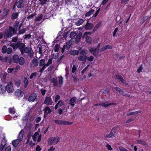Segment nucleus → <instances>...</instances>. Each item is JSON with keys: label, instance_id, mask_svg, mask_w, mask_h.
<instances>
[{"label": "nucleus", "instance_id": "nucleus-1", "mask_svg": "<svg viewBox=\"0 0 151 151\" xmlns=\"http://www.w3.org/2000/svg\"><path fill=\"white\" fill-rule=\"evenodd\" d=\"M16 30L12 27H10L9 29L7 30L4 34V38H9L15 33Z\"/></svg>", "mask_w": 151, "mask_h": 151}, {"label": "nucleus", "instance_id": "nucleus-2", "mask_svg": "<svg viewBox=\"0 0 151 151\" xmlns=\"http://www.w3.org/2000/svg\"><path fill=\"white\" fill-rule=\"evenodd\" d=\"M59 140L60 138L58 137H51L48 140V144L49 145H55L59 142Z\"/></svg>", "mask_w": 151, "mask_h": 151}, {"label": "nucleus", "instance_id": "nucleus-3", "mask_svg": "<svg viewBox=\"0 0 151 151\" xmlns=\"http://www.w3.org/2000/svg\"><path fill=\"white\" fill-rule=\"evenodd\" d=\"M40 129H39L38 131L35 132L32 136V139L34 141H36L37 139L38 142L40 141L41 135L40 134Z\"/></svg>", "mask_w": 151, "mask_h": 151}, {"label": "nucleus", "instance_id": "nucleus-4", "mask_svg": "<svg viewBox=\"0 0 151 151\" xmlns=\"http://www.w3.org/2000/svg\"><path fill=\"white\" fill-rule=\"evenodd\" d=\"M14 49H16L18 47L20 49H22L24 47V45L22 43L18 42L16 44L13 43L10 45Z\"/></svg>", "mask_w": 151, "mask_h": 151}, {"label": "nucleus", "instance_id": "nucleus-5", "mask_svg": "<svg viewBox=\"0 0 151 151\" xmlns=\"http://www.w3.org/2000/svg\"><path fill=\"white\" fill-rule=\"evenodd\" d=\"M55 123L59 125H69L72 124V123L68 121L61 120H56L54 121Z\"/></svg>", "mask_w": 151, "mask_h": 151}, {"label": "nucleus", "instance_id": "nucleus-6", "mask_svg": "<svg viewBox=\"0 0 151 151\" xmlns=\"http://www.w3.org/2000/svg\"><path fill=\"white\" fill-rule=\"evenodd\" d=\"M116 131V127H114L111 129L110 133L106 136V137L109 138L114 137L115 136Z\"/></svg>", "mask_w": 151, "mask_h": 151}, {"label": "nucleus", "instance_id": "nucleus-7", "mask_svg": "<svg viewBox=\"0 0 151 151\" xmlns=\"http://www.w3.org/2000/svg\"><path fill=\"white\" fill-rule=\"evenodd\" d=\"M78 31L71 32L70 34V38H80L82 34L79 33L78 35Z\"/></svg>", "mask_w": 151, "mask_h": 151}, {"label": "nucleus", "instance_id": "nucleus-8", "mask_svg": "<svg viewBox=\"0 0 151 151\" xmlns=\"http://www.w3.org/2000/svg\"><path fill=\"white\" fill-rule=\"evenodd\" d=\"M68 35V32H65L62 31H60L58 35L57 38H66Z\"/></svg>", "mask_w": 151, "mask_h": 151}, {"label": "nucleus", "instance_id": "nucleus-9", "mask_svg": "<svg viewBox=\"0 0 151 151\" xmlns=\"http://www.w3.org/2000/svg\"><path fill=\"white\" fill-rule=\"evenodd\" d=\"M36 98V94L35 93H33L29 96L28 98V100L31 102H33L35 101Z\"/></svg>", "mask_w": 151, "mask_h": 151}, {"label": "nucleus", "instance_id": "nucleus-10", "mask_svg": "<svg viewBox=\"0 0 151 151\" xmlns=\"http://www.w3.org/2000/svg\"><path fill=\"white\" fill-rule=\"evenodd\" d=\"M31 133H29L28 134L27 137V143L29 144V145L30 147H33L35 145V143H33L32 141L30 139L31 138Z\"/></svg>", "mask_w": 151, "mask_h": 151}, {"label": "nucleus", "instance_id": "nucleus-11", "mask_svg": "<svg viewBox=\"0 0 151 151\" xmlns=\"http://www.w3.org/2000/svg\"><path fill=\"white\" fill-rule=\"evenodd\" d=\"M52 100L50 97H46L44 102V104H46L47 105H52Z\"/></svg>", "mask_w": 151, "mask_h": 151}, {"label": "nucleus", "instance_id": "nucleus-12", "mask_svg": "<svg viewBox=\"0 0 151 151\" xmlns=\"http://www.w3.org/2000/svg\"><path fill=\"white\" fill-rule=\"evenodd\" d=\"M6 89L8 93H12L14 91L12 84V83L8 84L6 86Z\"/></svg>", "mask_w": 151, "mask_h": 151}, {"label": "nucleus", "instance_id": "nucleus-13", "mask_svg": "<svg viewBox=\"0 0 151 151\" xmlns=\"http://www.w3.org/2000/svg\"><path fill=\"white\" fill-rule=\"evenodd\" d=\"M7 141L5 137H4L2 141L1 146L0 147V151H2L4 146L6 144Z\"/></svg>", "mask_w": 151, "mask_h": 151}, {"label": "nucleus", "instance_id": "nucleus-14", "mask_svg": "<svg viewBox=\"0 0 151 151\" xmlns=\"http://www.w3.org/2000/svg\"><path fill=\"white\" fill-rule=\"evenodd\" d=\"M43 110L44 111V117H46L47 116L48 114L51 113V110L50 109V108L48 106H47Z\"/></svg>", "mask_w": 151, "mask_h": 151}, {"label": "nucleus", "instance_id": "nucleus-15", "mask_svg": "<svg viewBox=\"0 0 151 151\" xmlns=\"http://www.w3.org/2000/svg\"><path fill=\"white\" fill-rule=\"evenodd\" d=\"M15 95L19 97H21L23 95V92L19 89L17 90L15 93Z\"/></svg>", "mask_w": 151, "mask_h": 151}, {"label": "nucleus", "instance_id": "nucleus-16", "mask_svg": "<svg viewBox=\"0 0 151 151\" xmlns=\"http://www.w3.org/2000/svg\"><path fill=\"white\" fill-rule=\"evenodd\" d=\"M64 103L61 100L59 101L55 107V109H57L58 107H60L64 106Z\"/></svg>", "mask_w": 151, "mask_h": 151}, {"label": "nucleus", "instance_id": "nucleus-17", "mask_svg": "<svg viewBox=\"0 0 151 151\" xmlns=\"http://www.w3.org/2000/svg\"><path fill=\"white\" fill-rule=\"evenodd\" d=\"M6 88L4 85H0V93L3 94L6 92Z\"/></svg>", "mask_w": 151, "mask_h": 151}, {"label": "nucleus", "instance_id": "nucleus-18", "mask_svg": "<svg viewBox=\"0 0 151 151\" xmlns=\"http://www.w3.org/2000/svg\"><path fill=\"white\" fill-rule=\"evenodd\" d=\"M21 141H19V139H17L14 140L12 142V145L14 147H15L17 146L18 144Z\"/></svg>", "mask_w": 151, "mask_h": 151}, {"label": "nucleus", "instance_id": "nucleus-19", "mask_svg": "<svg viewBox=\"0 0 151 151\" xmlns=\"http://www.w3.org/2000/svg\"><path fill=\"white\" fill-rule=\"evenodd\" d=\"M112 47L109 45H106L104 46L101 49V51H104L107 49H112Z\"/></svg>", "mask_w": 151, "mask_h": 151}, {"label": "nucleus", "instance_id": "nucleus-20", "mask_svg": "<svg viewBox=\"0 0 151 151\" xmlns=\"http://www.w3.org/2000/svg\"><path fill=\"white\" fill-rule=\"evenodd\" d=\"M23 0H20L16 3V5L19 8H21L23 6Z\"/></svg>", "mask_w": 151, "mask_h": 151}, {"label": "nucleus", "instance_id": "nucleus-21", "mask_svg": "<svg viewBox=\"0 0 151 151\" xmlns=\"http://www.w3.org/2000/svg\"><path fill=\"white\" fill-rule=\"evenodd\" d=\"M116 78L119 80L121 82L123 83H125V81L123 78L122 76L120 75H116Z\"/></svg>", "mask_w": 151, "mask_h": 151}, {"label": "nucleus", "instance_id": "nucleus-22", "mask_svg": "<svg viewBox=\"0 0 151 151\" xmlns=\"http://www.w3.org/2000/svg\"><path fill=\"white\" fill-rule=\"evenodd\" d=\"M24 131L22 130L20 132L18 139H19V141H22L24 134Z\"/></svg>", "mask_w": 151, "mask_h": 151}, {"label": "nucleus", "instance_id": "nucleus-23", "mask_svg": "<svg viewBox=\"0 0 151 151\" xmlns=\"http://www.w3.org/2000/svg\"><path fill=\"white\" fill-rule=\"evenodd\" d=\"M72 43V41H69L67 43V45L66 46L64 45L63 49H68L70 46V45Z\"/></svg>", "mask_w": 151, "mask_h": 151}, {"label": "nucleus", "instance_id": "nucleus-24", "mask_svg": "<svg viewBox=\"0 0 151 151\" xmlns=\"http://www.w3.org/2000/svg\"><path fill=\"white\" fill-rule=\"evenodd\" d=\"M78 58L79 60L85 62L86 60L87 57L86 55H81L78 57Z\"/></svg>", "mask_w": 151, "mask_h": 151}, {"label": "nucleus", "instance_id": "nucleus-25", "mask_svg": "<svg viewBox=\"0 0 151 151\" xmlns=\"http://www.w3.org/2000/svg\"><path fill=\"white\" fill-rule=\"evenodd\" d=\"M93 26L92 24L91 23H87L85 26V28L86 29H91L93 27Z\"/></svg>", "mask_w": 151, "mask_h": 151}, {"label": "nucleus", "instance_id": "nucleus-26", "mask_svg": "<svg viewBox=\"0 0 151 151\" xmlns=\"http://www.w3.org/2000/svg\"><path fill=\"white\" fill-rule=\"evenodd\" d=\"M21 81L20 80H17L15 81V84L18 87H20L22 85Z\"/></svg>", "mask_w": 151, "mask_h": 151}, {"label": "nucleus", "instance_id": "nucleus-27", "mask_svg": "<svg viewBox=\"0 0 151 151\" xmlns=\"http://www.w3.org/2000/svg\"><path fill=\"white\" fill-rule=\"evenodd\" d=\"M91 35V32H86L84 33L83 38H89L90 37V35Z\"/></svg>", "mask_w": 151, "mask_h": 151}, {"label": "nucleus", "instance_id": "nucleus-28", "mask_svg": "<svg viewBox=\"0 0 151 151\" xmlns=\"http://www.w3.org/2000/svg\"><path fill=\"white\" fill-rule=\"evenodd\" d=\"M24 60L23 58L21 57L18 60V62L20 65H23L24 63Z\"/></svg>", "mask_w": 151, "mask_h": 151}, {"label": "nucleus", "instance_id": "nucleus-29", "mask_svg": "<svg viewBox=\"0 0 151 151\" xmlns=\"http://www.w3.org/2000/svg\"><path fill=\"white\" fill-rule=\"evenodd\" d=\"M14 62L15 63H17L18 62V60H19V57L18 55H15L13 56Z\"/></svg>", "mask_w": 151, "mask_h": 151}, {"label": "nucleus", "instance_id": "nucleus-30", "mask_svg": "<svg viewBox=\"0 0 151 151\" xmlns=\"http://www.w3.org/2000/svg\"><path fill=\"white\" fill-rule=\"evenodd\" d=\"M32 49L30 47H27L24 50V52L26 53H31Z\"/></svg>", "mask_w": 151, "mask_h": 151}, {"label": "nucleus", "instance_id": "nucleus-31", "mask_svg": "<svg viewBox=\"0 0 151 151\" xmlns=\"http://www.w3.org/2000/svg\"><path fill=\"white\" fill-rule=\"evenodd\" d=\"M76 98L75 97H73L70 100V104L72 106H73L74 105V103L76 101Z\"/></svg>", "mask_w": 151, "mask_h": 151}, {"label": "nucleus", "instance_id": "nucleus-32", "mask_svg": "<svg viewBox=\"0 0 151 151\" xmlns=\"http://www.w3.org/2000/svg\"><path fill=\"white\" fill-rule=\"evenodd\" d=\"M84 21V20L83 19H80L76 23V25L77 26H79L82 24Z\"/></svg>", "mask_w": 151, "mask_h": 151}, {"label": "nucleus", "instance_id": "nucleus-33", "mask_svg": "<svg viewBox=\"0 0 151 151\" xmlns=\"http://www.w3.org/2000/svg\"><path fill=\"white\" fill-rule=\"evenodd\" d=\"M24 85L23 86H24V88H25L27 86L28 83V81L27 79L26 78H24Z\"/></svg>", "mask_w": 151, "mask_h": 151}, {"label": "nucleus", "instance_id": "nucleus-34", "mask_svg": "<svg viewBox=\"0 0 151 151\" xmlns=\"http://www.w3.org/2000/svg\"><path fill=\"white\" fill-rule=\"evenodd\" d=\"M70 53L71 54L73 55H77L79 53V51L72 50L70 51Z\"/></svg>", "mask_w": 151, "mask_h": 151}, {"label": "nucleus", "instance_id": "nucleus-35", "mask_svg": "<svg viewBox=\"0 0 151 151\" xmlns=\"http://www.w3.org/2000/svg\"><path fill=\"white\" fill-rule=\"evenodd\" d=\"M137 143L141 144L143 145H146V142L145 141L142 140H137Z\"/></svg>", "mask_w": 151, "mask_h": 151}, {"label": "nucleus", "instance_id": "nucleus-36", "mask_svg": "<svg viewBox=\"0 0 151 151\" xmlns=\"http://www.w3.org/2000/svg\"><path fill=\"white\" fill-rule=\"evenodd\" d=\"M37 74L38 73L36 72L33 73L30 75L29 78L30 79L35 78Z\"/></svg>", "mask_w": 151, "mask_h": 151}, {"label": "nucleus", "instance_id": "nucleus-37", "mask_svg": "<svg viewBox=\"0 0 151 151\" xmlns=\"http://www.w3.org/2000/svg\"><path fill=\"white\" fill-rule=\"evenodd\" d=\"M115 103H110L107 104H106L105 103H103L102 104V105L103 106H104L105 107H107L108 106H109L110 105H115Z\"/></svg>", "mask_w": 151, "mask_h": 151}, {"label": "nucleus", "instance_id": "nucleus-38", "mask_svg": "<svg viewBox=\"0 0 151 151\" xmlns=\"http://www.w3.org/2000/svg\"><path fill=\"white\" fill-rule=\"evenodd\" d=\"M45 60L44 59L40 60V66H43L45 65L46 66V64H45Z\"/></svg>", "mask_w": 151, "mask_h": 151}, {"label": "nucleus", "instance_id": "nucleus-39", "mask_svg": "<svg viewBox=\"0 0 151 151\" xmlns=\"http://www.w3.org/2000/svg\"><path fill=\"white\" fill-rule=\"evenodd\" d=\"M43 15L42 14H40L35 19V20L37 21H40L42 19Z\"/></svg>", "mask_w": 151, "mask_h": 151}, {"label": "nucleus", "instance_id": "nucleus-40", "mask_svg": "<svg viewBox=\"0 0 151 151\" xmlns=\"http://www.w3.org/2000/svg\"><path fill=\"white\" fill-rule=\"evenodd\" d=\"M32 62L34 65H35V66H37L38 64V61L37 59H34L33 60Z\"/></svg>", "mask_w": 151, "mask_h": 151}, {"label": "nucleus", "instance_id": "nucleus-41", "mask_svg": "<svg viewBox=\"0 0 151 151\" xmlns=\"http://www.w3.org/2000/svg\"><path fill=\"white\" fill-rule=\"evenodd\" d=\"M93 12L94 10L93 9H91L88 12L86 13V17H88L90 16L93 13Z\"/></svg>", "mask_w": 151, "mask_h": 151}, {"label": "nucleus", "instance_id": "nucleus-42", "mask_svg": "<svg viewBox=\"0 0 151 151\" xmlns=\"http://www.w3.org/2000/svg\"><path fill=\"white\" fill-rule=\"evenodd\" d=\"M18 16V14L16 12L12 14V18L13 19H16Z\"/></svg>", "mask_w": 151, "mask_h": 151}, {"label": "nucleus", "instance_id": "nucleus-43", "mask_svg": "<svg viewBox=\"0 0 151 151\" xmlns=\"http://www.w3.org/2000/svg\"><path fill=\"white\" fill-rule=\"evenodd\" d=\"M9 113L11 114H14L15 112V109L14 108H10L9 109Z\"/></svg>", "mask_w": 151, "mask_h": 151}, {"label": "nucleus", "instance_id": "nucleus-44", "mask_svg": "<svg viewBox=\"0 0 151 151\" xmlns=\"http://www.w3.org/2000/svg\"><path fill=\"white\" fill-rule=\"evenodd\" d=\"M35 16V13H33L30 15L28 16L27 17V18L28 19H32L33 18V17Z\"/></svg>", "mask_w": 151, "mask_h": 151}, {"label": "nucleus", "instance_id": "nucleus-45", "mask_svg": "<svg viewBox=\"0 0 151 151\" xmlns=\"http://www.w3.org/2000/svg\"><path fill=\"white\" fill-rule=\"evenodd\" d=\"M60 46L58 45H56L54 48V50L55 52H58L59 50Z\"/></svg>", "mask_w": 151, "mask_h": 151}, {"label": "nucleus", "instance_id": "nucleus-46", "mask_svg": "<svg viewBox=\"0 0 151 151\" xmlns=\"http://www.w3.org/2000/svg\"><path fill=\"white\" fill-rule=\"evenodd\" d=\"M51 81L54 83V84L55 86H56L57 85V82L56 79L53 78L52 79Z\"/></svg>", "mask_w": 151, "mask_h": 151}, {"label": "nucleus", "instance_id": "nucleus-47", "mask_svg": "<svg viewBox=\"0 0 151 151\" xmlns=\"http://www.w3.org/2000/svg\"><path fill=\"white\" fill-rule=\"evenodd\" d=\"M12 52V48L9 47L7 49L6 52L8 54H11Z\"/></svg>", "mask_w": 151, "mask_h": 151}, {"label": "nucleus", "instance_id": "nucleus-48", "mask_svg": "<svg viewBox=\"0 0 151 151\" xmlns=\"http://www.w3.org/2000/svg\"><path fill=\"white\" fill-rule=\"evenodd\" d=\"M7 49L5 46H4L2 49V52L3 53H4L6 52Z\"/></svg>", "mask_w": 151, "mask_h": 151}, {"label": "nucleus", "instance_id": "nucleus-49", "mask_svg": "<svg viewBox=\"0 0 151 151\" xmlns=\"http://www.w3.org/2000/svg\"><path fill=\"white\" fill-rule=\"evenodd\" d=\"M59 83L60 84H62L63 83V78L61 76H59Z\"/></svg>", "mask_w": 151, "mask_h": 151}, {"label": "nucleus", "instance_id": "nucleus-50", "mask_svg": "<svg viewBox=\"0 0 151 151\" xmlns=\"http://www.w3.org/2000/svg\"><path fill=\"white\" fill-rule=\"evenodd\" d=\"M40 91L42 95L43 96L44 95L46 92V90L42 88L41 89Z\"/></svg>", "mask_w": 151, "mask_h": 151}, {"label": "nucleus", "instance_id": "nucleus-51", "mask_svg": "<svg viewBox=\"0 0 151 151\" xmlns=\"http://www.w3.org/2000/svg\"><path fill=\"white\" fill-rule=\"evenodd\" d=\"M40 1V4L41 6L43 5L47 1V0H39Z\"/></svg>", "mask_w": 151, "mask_h": 151}, {"label": "nucleus", "instance_id": "nucleus-52", "mask_svg": "<svg viewBox=\"0 0 151 151\" xmlns=\"http://www.w3.org/2000/svg\"><path fill=\"white\" fill-rule=\"evenodd\" d=\"M119 149L120 150V151H129L127 150L126 149L122 146H120L119 147Z\"/></svg>", "mask_w": 151, "mask_h": 151}, {"label": "nucleus", "instance_id": "nucleus-53", "mask_svg": "<svg viewBox=\"0 0 151 151\" xmlns=\"http://www.w3.org/2000/svg\"><path fill=\"white\" fill-rule=\"evenodd\" d=\"M26 28H24L20 30L19 31V33L20 34H23L26 31Z\"/></svg>", "mask_w": 151, "mask_h": 151}, {"label": "nucleus", "instance_id": "nucleus-54", "mask_svg": "<svg viewBox=\"0 0 151 151\" xmlns=\"http://www.w3.org/2000/svg\"><path fill=\"white\" fill-rule=\"evenodd\" d=\"M101 22L100 21H99L98 22L96 25V26H95V30L98 28L99 25L101 24Z\"/></svg>", "mask_w": 151, "mask_h": 151}, {"label": "nucleus", "instance_id": "nucleus-55", "mask_svg": "<svg viewBox=\"0 0 151 151\" xmlns=\"http://www.w3.org/2000/svg\"><path fill=\"white\" fill-rule=\"evenodd\" d=\"M14 70V68H9L7 69V72L9 73H11Z\"/></svg>", "mask_w": 151, "mask_h": 151}, {"label": "nucleus", "instance_id": "nucleus-56", "mask_svg": "<svg viewBox=\"0 0 151 151\" xmlns=\"http://www.w3.org/2000/svg\"><path fill=\"white\" fill-rule=\"evenodd\" d=\"M60 97L59 95H57L55 98V102H57V101L60 99Z\"/></svg>", "mask_w": 151, "mask_h": 151}, {"label": "nucleus", "instance_id": "nucleus-57", "mask_svg": "<svg viewBox=\"0 0 151 151\" xmlns=\"http://www.w3.org/2000/svg\"><path fill=\"white\" fill-rule=\"evenodd\" d=\"M52 63V59H49L48 60V61L47 62V64H46V66H48L50 64H51Z\"/></svg>", "mask_w": 151, "mask_h": 151}, {"label": "nucleus", "instance_id": "nucleus-58", "mask_svg": "<svg viewBox=\"0 0 151 151\" xmlns=\"http://www.w3.org/2000/svg\"><path fill=\"white\" fill-rule=\"evenodd\" d=\"M55 149V147L53 146H51L50 148L47 151H54Z\"/></svg>", "mask_w": 151, "mask_h": 151}, {"label": "nucleus", "instance_id": "nucleus-59", "mask_svg": "<svg viewBox=\"0 0 151 151\" xmlns=\"http://www.w3.org/2000/svg\"><path fill=\"white\" fill-rule=\"evenodd\" d=\"M142 69V66L141 65L139 66V68L137 69V72L139 73H140V72L141 71Z\"/></svg>", "mask_w": 151, "mask_h": 151}, {"label": "nucleus", "instance_id": "nucleus-60", "mask_svg": "<svg viewBox=\"0 0 151 151\" xmlns=\"http://www.w3.org/2000/svg\"><path fill=\"white\" fill-rule=\"evenodd\" d=\"M11 148L10 146L7 147L5 149V151H11Z\"/></svg>", "mask_w": 151, "mask_h": 151}, {"label": "nucleus", "instance_id": "nucleus-61", "mask_svg": "<svg viewBox=\"0 0 151 151\" xmlns=\"http://www.w3.org/2000/svg\"><path fill=\"white\" fill-rule=\"evenodd\" d=\"M89 51L91 53L93 54H94V50L93 48H90Z\"/></svg>", "mask_w": 151, "mask_h": 151}, {"label": "nucleus", "instance_id": "nucleus-62", "mask_svg": "<svg viewBox=\"0 0 151 151\" xmlns=\"http://www.w3.org/2000/svg\"><path fill=\"white\" fill-rule=\"evenodd\" d=\"M87 51L86 50H82L81 51V53L82 54L86 53Z\"/></svg>", "mask_w": 151, "mask_h": 151}, {"label": "nucleus", "instance_id": "nucleus-63", "mask_svg": "<svg viewBox=\"0 0 151 151\" xmlns=\"http://www.w3.org/2000/svg\"><path fill=\"white\" fill-rule=\"evenodd\" d=\"M41 117H38L36 119H35L36 122L37 123H38L41 120Z\"/></svg>", "mask_w": 151, "mask_h": 151}, {"label": "nucleus", "instance_id": "nucleus-64", "mask_svg": "<svg viewBox=\"0 0 151 151\" xmlns=\"http://www.w3.org/2000/svg\"><path fill=\"white\" fill-rule=\"evenodd\" d=\"M41 150L40 147L38 145H37L36 147V151H40Z\"/></svg>", "mask_w": 151, "mask_h": 151}]
</instances>
